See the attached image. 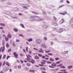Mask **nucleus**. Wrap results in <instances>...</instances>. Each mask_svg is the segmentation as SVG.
I'll return each instance as SVG.
<instances>
[{"label": "nucleus", "mask_w": 73, "mask_h": 73, "mask_svg": "<svg viewBox=\"0 0 73 73\" xmlns=\"http://www.w3.org/2000/svg\"><path fill=\"white\" fill-rule=\"evenodd\" d=\"M53 30L55 31L56 32H57L58 33H61L62 32V28H60L59 30H58V29L56 28H54L53 29Z\"/></svg>", "instance_id": "obj_3"}, {"label": "nucleus", "mask_w": 73, "mask_h": 73, "mask_svg": "<svg viewBox=\"0 0 73 73\" xmlns=\"http://www.w3.org/2000/svg\"><path fill=\"white\" fill-rule=\"evenodd\" d=\"M56 66H57V64L54 62H53L51 64V66L49 65L48 66L49 68H54V67H56Z\"/></svg>", "instance_id": "obj_6"}, {"label": "nucleus", "mask_w": 73, "mask_h": 73, "mask_svg": "<svg viewBox=\"0 0 73 73\" xmlns=\"http://www.w3.org/2000/svg\"><path fill=\"white\" fill-rule=\"evenodd\" d=\"M42 27L43 28H44V29H45L46 28H47L48 27V26L44 25H43V26H42Z\"/></svg>", "instance_id": "obj_12"}, {"label": "nucleus", "mask_w": 73, "mask_h": 73, "mask_svg": "<svg viewBox=\"0 0 73 73\" xmlns=\"http://www.w3.org/2000/svg\"><path fill=\"white\" fill-rule=\"evenodd\" d=\"M6 57V55L5 54L3 56V58L4 59Z\"/></svg>", "instance_id": "obj_48"}, {"label": "nucleus", "mask_w": 73, "mask_h": 73, "mask_svg": "<svg viewBox=\"0 0 73 73\" xmlns=\"http://www.w3.org/2000/svg\"><path fill=\"white\" fill-rule=\"evenodd\" d=\"M32 13H34V14H35V15H39V14H40L39 13H37V12H36L34 11H33Z\"/></svg>", "instance_id": "obj_21"}, {"label": "nucleus", "mask_w": 73, "mask_h": 73, "mask_svg": "<svg viewBox=\"0 0 73 73\" xmlns=\"http://www.w3.org/2000/svg\"><path fill=\"white\" fill-rule=\"evenodd\" d=\"M41 46L44 48H46V45L45 44L42 43L41 44Z\"/></svg>", "instance_id": "obj_9"}, {"label": "nucleus", "mask_w": 73, "mask_h": 73, "mask_svg": "<svg viewBox=\"0 0 73 73\" xmlns=\"http://www.w3.org/2000/svg\"><path fill=\"white\" fill-rule=\"evenodd\" d=\"M14 31H15V32H17V31H18V29L16 28H14Z\"/></svg>", "instance_id": "obj_37"}, {"label": "nucleus", "mask_w": 73, "mask_h": 73, "mask_svg": "<svg viewBox=\"0 0 73 73\" xmlns=\"http://www.w3.org/2000/svg\"><path fill=\"white\" fill-rule=\"evenodd\" d=\"M56 64H60V61H58L56 62Z\"/></svg>", "instance_id": "obj_39"}, {"label": "nucleus", "mask_w": 73, "mask_h": 73, "mask_svg": "<svg viewBox=\"0 0 73 73\" xmlns=\"http://www.w3.org/2000/svg\"><path fill=\"white\" fill-rule=\"evenodd\" d=\"M6 13L7 14V15H12V13H11V12L9 11H7L6 12Z\"/></svg>", "instance_id": "obj_11"}, {"label": "nucleus", "mask_w": 73, "mask_h": 73, "mask_svg": "<svg viewBox=\"0 0 73 73\" xmlns=\"http://www.w3.org/2000/svg\"><path fill=\"white\" fill-rule=\"evenodd\" d=\"M38 52H40V53H44V51H41V50H39L38 51Z\"/></svg>", "instance_id": "obj_41"}, {"label": "nucleus", "mask_w": 73, "mask_h": 73, "mask_svg": "<svg viewBox=\"0 0 73 73\" xmlns=\"http://www.w3.org/2000/svg\"><path fill=\"white\" fill-rule=\"evenodd\" d=\"M21 68V65H19L18 66V68L19 69H20V68Z\"/></svg>", "instance_id": "obj_46"}, {"label": "nucleus", "mask_w": 73, "mask_h": 73, "mask_svg": "<svg viewBox=\"0 0 73 73\" xmlns=\"http://www.w3.org/2000/svg\"><path fill=\"white\" fill-rule=\"evenodd\" d=\"M66 2L67 3H68V4H69V3H70V2H69V1H67Z\"/></svg>", "instance_id": "obj_63"}, {"label": "nucleus", "mask_w": 73, "mask_h": 73, "mask_svg": "<svg viewBox=\"0 0 73 73\" xmlns=\"http://www.w3.org/2000/svg\"><path fill=\"white\" fill-rule=\"evenodd\" d=\"M6 65H7L8 66H9L10 65H9V63L8 62H7L6 63Z\"/></svg>", "instance_id": "obj_28"}, {"label": "nucleus", "mask_w": 73, "mask_h": 73, "mask_svg": "<svg viewBox=\"0 0 73 73\" xmlns=\"http://www.w3.org/2000/svg\"><path fill=\"white\" fill-rule=\"evenodd\" d=\"M39 17L36 16H32L30 17L29 20L31 21H43L44 19L42 18H38L36 19H35V18H37V17Z\"/></svg>", "instance_id": "obj_1"}, {"label": "nucleus", "mask_w": 73, "mask_h": 73, "mask_svg": "<svg viewBox=\"0 0 73 73\" xmlns=\"http://www.w3.org/2000/svg\"><path fill=\"white\" fill-rule=\"evenodd\" d=\"M63 42L64 43H65V44H70V45H73V43L69 42L64 41V42Z\"/></svg>", "instance_id": "obj_8"}, {"label": "nucleus", "mask_w": 73, "mask_h": 73, "mask_svg": "<svg viewBox=\"0 0 73 73\" xmlns=\"http://www.w3.org/2000/svg\"><path fill=\"white\" fill-rule=\"evenodd\" d=\"M26 49L27 52H28V47H26Z\"/></svg>", "instance_id": "obj_60"}, {"label": "nucleus", "mask_w": 73, "mask_h": 73, "mask_svg": "<svg viewBox=\"0 0 73 73\" xmlns=\"http://www.w3.org/2000/svg\"><path fill=\"white\" fill-rule=\"evenodd\" d=\"M45 53H49V52H50V50H48V51L45 50Z\"/></svg>", "instance_id": "obj_36"}, {"label": "nucleus", "mask_w": 73, "mask_h": 73, "mask_svg": "<svg viewBox=\"0 0 73 73\" xmlns=\"http://www.w3.org/2000/svg\"><path fill=\"white\" fill-rule=\"evenodd\" d=\"M26 65L27 66H31V64H30L29 63H27L26 64Z\"/></svg>", "instance_id": "obj_27"}, {"label": "nucleus", "mask_w": 73, "mask_h": 73, "mask_svg": "<svg viewBox=\"0 0 73 73\" xmlns=\"http://www.w3.org/2000/svg\"><path fill=\"white\" fill-rule=\"evenodd\" d=\"M48 54L49 56H52L53 55V54L51 53H48Z\"/></svg>", "instance_id": "obj_52"}, {"label": "nucleus", "mask_w": 73, "mask_h": 73, "mask_svg": "<svg viewBox=\"0 0 73 73\" xmlns=\"http://www.w3.org/2000/svg\"><path fill=\"white\" fill-rule=\"evenodd\" d=\"M13 45L14 46H16V44H15V42H13Z\"/></svg>", "instance_id": "obj_44"}, {"label": "nucleus", "mask_w": 73, "mask_h": 73, "mask_svg": "<svg viewBox=\"0 0 73 73\" xmlns=\"http://www.w3.org/2000/svg\"><path fill=\"white\" fill-rule=\"evenodd\" d=\"M25 70H27L28 71L29 70V68L27 67H25Z\"/></svg>", "instance_id": "obj_33"}, {"label": "nucleus", "mask_w": 73, "mask_h": 73, "mask_svg": "<svg viewBox=\"0 0 73 73\" xmlns=\"http://www.w3.org/2000/svg\"><path fill=\"white\" fill-rule=\"evenodd\" d=\"M10 56H8L7 57V60H8V58L10 57Z\"/></svg>", "instance_id": "obj_51"}, {"label": "nucleus", "mask_w": 73, "mask_h": 73, "mask_svg": "<svg viewBox=\"0 0 73 73\" xmlns=\"http://www.w3.org/2000/svg\"><path fill=\"white\" fill-rule=\"evenodd\" d=\"M3 70L4 71H7L8 70V69H7V68L5 67L3 69Z\"/></svg>", "instance_id": "obj_32"}, {"label": "nucleus", "mask_w": 73, "mask_h": 73, "mask_svg": "<svg viewBox=\"0 0 73 73\" xmlns=\"http://www.w3.org/2000/svg\"><path fill=\"white\" fill-rule=\"evenodd\" d=\"M60 15H64V16L65 15V14L64 13H60Z\"/></svg>", "instance_id": "obj_50"}, {"label": "nucleus", "mask_w": 73, "mask_h": 73, "mask_svg": "<svg viewBox=\"0 0 73 73\" xmlns=\"http://www.w3.org/2000/svg\"><path fill=\"white\" fill-rule=\"evenodd\" d=\"M20 61H21V63H23V62H24V61H23V60H21V59H20Z\"/></svg>", "instance_id": "obj_56"}, {"label": "nucleus", "mask_w": 73, "mask_h": 73, "mask_svg": "<svg viewBox=\"0 0 73 73\" xmlns=\"http://www.w3.org/2000/svg\"><path fill=\"white\" fill-rule=\"evenodd\" d=\"M39 66H44V65L41 64H39Z\"/></svg>", "instance_id": "obj_61"}, {"label": "nucleus", "mask_w": 73, "mask_h": 73, "mask_svg": "<svg viewBox=\"0 0 73 73\" xmlns=\"http://www.w3.org/2000/svg\"><path fill=\"white\" fill-rule=\"evenodd\" d=\"M19 36H20L21 37L22 36V37H24V36L23 35H19Z\"/></svg>", "instance_id": "obj_58"}, {"label": "nucleus", "mask_w": 73, "mask_h": 73, "mask_svg": "<svg viewBox=\"0 0 73 73\" xmlns=\"http://www.w3.org/2000/svg\"><path fill=\"white\" fill-rule=\"evenodd\" d=\"M20 25H21V27H22V28H25L24 25H23V24H20Z\"/></svg>", "instance_id": "obj_30"}, {"label": "nucleus", "mask_w": 73, "mask_h": 73, "mask_svg": "<svg viewBox=\"0 0 73 73\" xmlns=\"http://www.w3.org/2000/svg\"><path fill=\"white\" fill-rule=\"evenodd\" d=\"M46 62V60H43L42 62H41V63L42 64H45V62Z\"/></svg>", "instance_id": "obj_14"}, {"label": "nucleus", "mask_w": 73, "mask_h": 73, "mask_svg": "<svg viewBox=\"0 0 73 73\" xmlns=\"http://www.w3.org/2000/svg\"><path fill=\"white\" fill-rule=\"evenodd\" d=\"M8 52H11V49L10 48L9 50H8Z\"/></svg>", "instance_id": "obj_62"}, {"label": "nucleus", "mask_w": 73, "mask_h": 73, "mask_svg": "<svg viewBox=\"0 0 73 73\" xmlns=\"http://www.w3.org/2000/svg\"><path fill=\"white\" fill-rule=\"evenodd\" d=\"M68 52V51H65L64 52V54H67V53Z\"/></svg>", "instance_id": "obj_40"}, {"label": "nucleus", "mask_w": 73, "mask_h": 73, "mask_svg": "<svg viewBox=\"0 0 73 73\" xmlns=\"http://www.w3.org/2000/svg\"><path fill=\"white\" fill-rule=\"evenodd\" d=\"M73 22V18L71 19L70 21H69V23H70V24H71V23H72Z\"/></svg>", "instance_id": "obj_17"}, {"label": "nucleus", "mask_w": 73, "mask_h": 73, "mask_svg": "<svg viewBox=\"0 0 73 73\" xmlns=\"http://www.w3.org/2000/svg\"><path fill=\"white\" fill-rule=\"evenodd\" d=\"M5 61H4L2 65L3 66H4L5 65Z\"/></svg>", "instance_id": "obj_47"}, {"label": "nucleus", "mask_w": 73, "mask_h": 73, "mask_svg": "<svg viewBox=\"0 0 73 73\" xmlns=\"http://www.w3.org/2000/svg\"><path fill=\"white\" fill-rule=\"evenodd\" d=\"M73 68V66H68V69H71V68Z\"/></svg>", "instance_id": "obj_26"}, {"label": "nucleus", "mask_w": 73, "mask_h": 73, "mask_svg": "<svg viewBox=\"0 0 73 73\" xmlns=\"http://www.w3.org/2000/svg\"><path fill=\"white\" fill-rule=\"evenodd\" d=\"M50 61L53 62L54 61V58H53L50 57Z\"/></svg>", "instance_id": "obj_18"}, {"label": "nucleus", "mask_w": 73, "mask_h": 73, "mask_svg": "<svg viewBox=\"0 0 73 73\" xmlns=\"http://www.w3.org/2000/svg\"><path fill=\"white\" fill-rule=\"evenodd\" d=\"M60 68H63V69H65L66 67L64 66H60Z\"/></svg>", "instance_id": "obj_31"}, {"label": "nucleus", "mask_w": 73, "mask_h": 73, "mask_svg": "<svg viewBox=\"0 0 73 73\" xmlns=\"http://www.w3.org/2000/svg\"><path fill=\"white\" fill-rule=\"evenodd\" d=\"M32 41H33V39L32 38H29L28 40V41H29V42H31Z\"/></svg>", "instance_id": "obj_25"}, {"label": "nucleus", "mask_w": 73, "mask_h": 73, "mask_svg": "<svg viewBox=\"0 0 73 73\" xmlns=\"http://www.w3.org/2000/svg\"><path fill=\"white\" fill-rule=\"evenodd\" d=\"M59 58H55V60L56 61H57L58 60H59Z\"/></svg>", "instance_id": "obj_42"}, {"label": "nucleus", "mask_w": 73, "mask_h": 73, "mask_svg": "<svg viewBox=\"0 0 73 73\" xmlns=\"http://www.w3.org/2000/svg\"><path fill=\"white\" fill-rule=\"evenodd\" d=\"M5 40L6 41H8V40H9V38H8L7 36V37H5Z\"/></svg>", "instance_id": "obj_22"}, {"label": "nucleus", "mask_w": 73, "mask_h": 73, "mask_svg": "<svg viewBox=\"0 0 73 73\" xmlns=\"http://www.w3.org/2000/svg\"><path fill=\"white\" fill-rule=\"evenodd\" d=\"M63 1H64L63 0H61V1H60V3H63Z\"/></svg>", "instance_id": "obj_55"}, {"label": "nucleus", "mask_w": 73, "mask_h": 73, "mask_svg": "<svg viewBox=\"0 0 73 73\" xmlns=\"http://www.w3.org/2000/svg\"><path fill=\"white\" fill-rule=\"evenodd\" d=\"M26 56L27 58H26V60H27L29 62H31L32 64H34L35 62V61L33 59H31V58H32V56L29 54L26 55Z\"/></svg>", "instance_id": "obj_2"}, {"label": "nucleus", "mask_w": 73, "mask_h": 73, "mask_svg": "<svg viewBox=\"0 0 73 73\" xmlns=\"http://www.w3.org/2000/svg\"><path fill=\"white\" fill-rule=\"evenodd\" d=\"M0 25H1L2 27H5V25L4 23H0Z\"/></svg>", "instance_id": "obj_24"}, {"label": "nucleus", "mask_w": 73, "mask_h": 73, "mask_svg": "<svg viewBox=\"0 0 73 73\" xmlns=\"http://www.w3.org/2000/svg\"><path fill=\"white\" fill-rule=\"evenodd\" d=\"M29 72H33V70H30L29 71Z\"/></svg>", "instance_id": "obj_54"}, {"label": "nucleus", "mask_w": 73, "mask_h": 73, "mask_svg": "<svg viewBox=\"0 0 73 73\" xmlns=\"http://www.w3.org/2000/svg\"><path fill=\"white\" fill-rule=\"evenodd\" d=\"M2 65V62H0V67Z\"/></svg>", "instance_id": "obj_57"}, {"label": "nucleus", "mask_w": 73, "mask_h": 73, "mask_svg": "<svg viewBox=\"0 0 73 73\" xmlns=\"http://www.w3.org/2000/svg\"><path fill=\"white\" fill-rule=\"evenodd\" d=\"M44 40H45V41H46L47 40H48V38L46 37H44Z\"/></svg>", "instance_id": "obj_38"}, {"label": "nucleus", "mask_w": 73, "mask_h": 73, "mask_svg": "<svg viewBox=\"0 0 73 73\" xmlns=\"http://www.w3.org/2000/svg\"><path fill=\"white\" fill-rule=\"evenodd\" d=\"M11 17L13 19H18V17L15 16H11Z\"/></svg>", "instance_id": "obj_15"}, {"label": "nucleus", "mask_w": 73, "mask_h": 73, "mask_svg": "<svg viewBox=\"0 0 73 73\" xmlns=\"http://www.w3.org/2000/svg\"><path fill=\"white\" fill-rule=\"evenodd\" d=\"M2 45L3 46V47H2V52H4V50H5V46L4 45H5V40H2Z\"/></svg>", "instance_id": "obj_7"}, {"label": "nucleus", "mask_w": 73, "mask_h": 73, "mask_svg": "<svg viewBox=\"0 0 73 73\" xmlns=\"http://www.w3.org/2000/svg\"><path fill=\"white\" fill-rule=\"evenodd\" d=\"M20 40L19 39H17L16 42H19Z\"/></svg>", "instance_id": "obj_53"}, {"label": "nucleus", "mask_w": 73, "mask_h": 73, "mask_svg": "<svg viewBox=\"0 0 73 73\" xmlns=\"http://www.w3.org/2000/svg\"><path fill=\"white\" fill-rule=\"evenodd\" d=\"M18 15H20V16H21V15H23V14H22L21 13H20L18 14Z\"/></svg>", "instance_id": "obj_64"}, {"label": "nucleus", "mask_w": 73, "mask_h": 73, "mask_svg": "<svg viewBox=\"0 0 73 73\" xmlns=\"http://www.w3.org/2000/svg\"><path fill=\"white\" fill-rule=\"evenodd\" d=\"M47 64H52V62L49 61H47Z\"/></svg>", "instance_id": "obj_43"}, {"label": "nucleus", "mask_w": 73, "mask_h": 73, "mask_svg": "<svg viewBox=\"0 0 73 73\" xmlns=\"http://www.w3.org/2000/svg\"><path fill=\"white\" fill-rule=\"evenodd\" d=\"M53 18L54 21H56V20H57V18H56V17H53Z\"/></svg>", "instance_id": "obj_34"}, {"label": "nucleus", "mask_w": 73, "mask_h": 73, "mask_svg": "<svg viewBox=\"0 0 73 73\" xmlns=\"http://www.w3.org/2000/svg\"><path fill=\"white\" fill-rule=\"evenodd\" d=\"M14 10H15V11H17L19 10V9H18V8H17L16 7H15L14 9Z\"/></svg>", "instance_id": "obj_35"}, {"label": "nucleus", "mask_w": 73, "mask_h": 73, "mask_svg": "<svg viewBox=\"0 0 73 73\" xmlns=\"http://www.w3.org/2000/svg\"><path fill=\"white\" fill-rule=\"evenodd\" d=\"M63 7H64V5H62L59 7V8H62Z\"/></svg>", "instance_id": "obj_59"}, {"label": "nucleus", "mask_w": 73, "mask_h": 73, "mask_svg": "<svg viewBox=\"0 0 73 73\" xmlns=\"http://www.w3.org/2000/svg\"><path fill=\"white\" fill-rule=\"evenodd\" d=\"M35 42L37 44L40 45L42 43V40L40 39H37L36 40Z\"/></svg>", "instance_id": "obj_5"}, {"label": "nucleus", "mask_w": 73, "mask_h": 73, "mask_svg": "<svg viewBox=\"0 0 73 73\" xmlns=\"http://www.w3.org/2000/svg\"><path fill=\"white\" fill-rule=\"evenodd\" d=\"M42 58H43V59H44V58H45V56H42Z\"/></svg>", "instance_id": "obj_49"}, {"label": "nucleus", "mask_w": 73, "mask_h": 73, "mask_svg": "<svg viewBox=\"0 0 73 73\" xmlns=\"http://www.w3.org/2000/svg\"><path fill=\"white\" fill-rule=\"evenodd\" d=\"M13 54L16 58H18V57H17L18 55L16 54V52H14Z\"/></svg>", "instance_id": "obj_13"}, {"label": "nucleus", "mask_w": 73, "mask_h": 73, "mask_svg": "<svg viewBox=\"0 0 73 73\" xmlns=\"http://www.w3.org/2000/svg\"><path fill=\"white\" fill-rule=\"evenodd\" d=\"M7 4L10 5H12V3L10 2H8L7 3Z\"/></svg>", "instance_id": "obj_23"}, {"label": "nucleus", "mask_w": 73, "mask_h": 73, "mask_svg": "<svg viewBox=\"0 0 73 73\" xmlns=\"http://www.w3.org/2000/svg\"><path fill=\"white\" fill-rule=\"evenodd\" d=\"M7 37H8V38H11V37H12V35L9 34L7 36Z\"/></svg>", "instance_id": "obj_16"}, {"label": "nucleus", "mask_w": 73, "mask_h": 73, "mask_svg": "<svg viewBox=\"0 0 73 73\" xmlns=\"http://www.w3.org/2000/svg\"><path fill=\"white\" fill-rule=\"evenodd\" d=\"M34 58H35V59H37V60H38L39 58V57L37 55H35V56L34 57Z\"/></svg>", "instance_id": "obj_20"}, {"label": "nucleus", "mask_w": 73, "mask_h": 73, "mask_svg": "<svg viewBox=\"0 0 73 73\" xmlns=\"http://www.w3.org/2000/svg\"><path fill=\"white\" fill-rule=\"evenodd\" d=\"M52 25H55V26H57V25H58V24L56 23H52Z\"/></svg>", "instance_id": "obj_19"}, {"label": "nucleus", "mask_w": 73, "mask_h": 73, "mask_svg": "<svg viewBox=\"0 0 73 73\" xmlns=\"http://www.w3.org/2000/svg\"><path fill=\"white\" fill-rule=\"evenodd\" d=\"M38 56L39 57H42V55L40 54H38Z\"/></svg>", "instance_id": "obj_45"}, {"label": "nucleus", "mask_w": 73, "mask_h": 73, "mask_svg": "<svg viewBox=\"0 0 73 73\" xmlns=\"http://www.w3.org/2000/svg\"><path fill=\"white\" fill-rule=\"evenodd\" d=\"M7 48H9V45L8 44V43H7L6 45Z\"/></svg>", "instance_id": "obj_29"}, {"label": "nucleus", "mask_w": 73, "mask_h": 73, "mask_svg": "<svg viewBox=\"0 0 73 73\" xmlns=\"http://www.w3.org/2000/svg\"><path fill=\"white\" fill-rule=\"evenodd\" d=\"M21 5L23 8L25 9H28V7H30L29 5L27 4L21 3Z\"/></svg>", "instance_id": "obj_4"}, {"label": "nucleus", "mask_w": 73, "mask_h": 73, "mask_svg": "<svg viewBox=\"0 0 73 73\" xmlns=\"http://www.w3.org/2000/svg\"><path fill=\"white\" fill-rule=\"evenodd\" d=\"M63 23H64V19H62V20H60V21L59 22L60 24H62Z\"/></svg>", "instance_id": "obj_10"}]
</instances>
